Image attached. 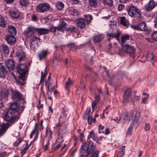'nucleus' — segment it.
I'll use <instances>...</instances> for the list:
<instances>
[{
	"label": "nucleus",
	"mask_w": 157,
	"mask_h": 157,
	"mask_svg": "<svg viewBox=\"0 0 157 157\" xmlns=\"http://www.w3.org/2000/svg\"><path fill=\"white\" fill-rule=\"evenodd\" d=\"M146 56L148 60L151 61L153 59L154 56L152 52H150L146 54Z\"/></svg>",
	"instance_id": "35"
},
{
	"label": "nucleus",
	"mask_w": 157,
	"mask_h": 157,
	"mask_svg": "<svg viewBox=\"0 0 157 157\" xmlns=\"http://www.w3.org/2000/svg\"><path fill=\"white\" fill-rule=\"evenodd\" d=\"M9 32L12 34L15 35L16 34V28L13 25H10L8 27Z\"/></svg>",
	"instance_id": "29"
},
{
	"label": "nucleus",
	"mask_w": 157,
	"mask_h": 157,
	"mask_svg": "<svg viewBox=\"0 0 157 157\" xmlns=\"http://www.w3.org/2000/svg\"><path fill=\"white\" fill-rule=\"evenodd\" d=\"M120 23L124 26L127 27L129 25L128 21L126 20L124 17H122L121 18Z\"/></svg>",
	"instance_id": "30"
},
{
	"label": "nucleus",
	"mask_w": 157,
	"mask_h": 157,
	"mask_svg": "<svg viewBox=\"0 0 157 157\" xmlns=\"http://www.w3.org/2000/svg\"><path fill=\"white\" fill-rule=\"evenodd\" d=\"M48 90L51 93H52L54 90V86L52 85L51 82H48Z\"/></svg>",
	"instance_id": "45"
},
{
	"label": "nucleus",
	"mask_w": 157,
	"mask_h": 157,
	"mask_svg": "<svg viewBox=\"0 0 157 157\" xmlns=\"http://www.w3.org/2000/svg\"><path fill=\"white\" fill-rule=\"evenodd\" d=\"M88 116V124H90L91 123L92 121V117L91 116Z\"/></svg>",
	"instance_id": "56"
},
{
	"label": "nucleus",
	"mask_w": 157,
	"mask_h": 157,
	"mask_svg": "<svg viewBox=\"0 0 157 157\" xmlns=\"http://www.w3.org/2000/svg\"><path fill=\"white\" fill-rule=\"evenodd\" d=\"M130 117H132L133 122L134 123H136L139 119L140 113L135 110H132L130 113Z\"/></svg>",
	"instance_id": "13"
},
{
	"label": "nucleus",
	"mask_w": 157,
	"mask_h": 157,
	"mask_svg": "<svg viewBox=\"0 0 157 157\" xmlns=\"http://www.w3.org/2000/svg\"><path fill=\"white\" fill-rule=\"evenodd\" d=\"M21 63V62H20V64L17 67V72L19 74V80L17 81L20 82L21 84L23 85L25 83L26 72L25 69L26 67V66L24 64H24V63Z\"/></svg>",
	"instance_id": "1"
},
{
	"label": "nucleus",
	"mask_w": 157,
	"mask_h": 157,
	"mask_svg": "<svg viewBox=\"0 0 157 157\" xmlns=\"http://www.w3.org/2000/svg\"><path fill=\"white\" fill-rule=\"evenodd\" d=\"M37 124H35L34 128V129H33V131H32V132H31V133L30 135V138H32L33 137V135L36 132V129L37 127Z\"/></svg>",
	"instance_id": "52"
},
{
	"label": "nucleus",
	"mask_w": 157,
	"mask_h": 157,
	"mask_svg": "<svg viewBox=\"0 0 157 157\" xmlns=\"http://www.w3.org/2000/svg\"><path fill=\"white\" fill-rule=\"evenodd\" d=\"M77 26L80 28H83L85 27L86 23L85 19L83 18H79L76 20Z\"/></svg>",
	"instance_id": "18"
},
{
	"label": "nucleus",
	"mask_w": 157,
	"mask_h": 157,
	"mask_svg": "<svg viewBox=\"0 0 157 157\" xmlns=\"http://www.w3.org/2000/svg\"><path fill=\"white\" fill-rule=\"evenodd\" d=\"M128 15L131 17H139L141 14L139 10L135 6H130L128 10Z\"/></svg>",
	"instance_id": "6"
},
{
	"label": "nucleus",
	"mask_w": 157,
	"mask_h": 157,
	"mask_svg": "<svg viewBox=\"0 0 157 157\" xmlns=\"http://www.w3.org/2000/svg\"><path fill=\"white\" fill-rule=\"evenodd\" d=\"M11 17L13 18H17L19 16V13L17 10L15 8L11 9L9 11Z\"/></svg>",
	"instance_id": "17"
},
{
	"label": "nucleus",
	"mask_w": 157,
	"mask_h": 157,
	"mask_svg": "<svg viewBox=\"0 0 157 157\" xmlns=\"http://www.w3.org/2000/svg\"><path fill=\"white\" fill-rule=\"evenodd\" d=\"M85 148L87 154L86 155H81V157H88V155L94 151L95 146L93 145V143L91 141H89L88 144H86L85 145L82 146L80 149L82 153H86L85 152Z\"/></svg>",
	"instance_id": "2"
},
{
	"label": "nucleus",
	"mask_w": 157,
	"mask_h": 157,
	"mask_svg": "<svg viewBox=\"0 0 157 157\" xmlns=\"http://www.w3.org/2000/svg\"><path fill=\"white\" fill-rule=\"evenodd\" d=\"M67 114L65 112H63L61 114V116L59 119V121L60 122L65 121L67 119L68 116H67Z\"/></svg>",
	"instance_id": "32"
},
{
	"label": "nucleus",
	"mask_w": 157,
	"mask_h": 157,
	"mask_svg": "<svg viewBox=\"0 0 157 157\" xmlns=\"http://www.w3.org/2000/svg\"><path fill=\"white\" fill-rule=\"evenodd\" d=\"M5 65L7 66L8 69L10 71L13 70L15 67L13 61L12 59L8 60L6 62Z\"/></svg>",
	"instance_id": "19"
},
{
	"label": "nucleus",
	"mask_w": 157,
	"mask_h": 157,
	"mask_svg": "<svg viewBox=\"0 0 157 157\" xmlns=\"http://www.w3.org/2000/svg\"><path fill=\"white\" fill-rule=\"evenodd\" d=\"M124 8V6L123 5L120 4L118 6V10H121Z\"/></svg>",
	"instance_id": "61"
},
{
	"label": "nucleus",
	"mask_w": 157,
	"mask_h": 157,
	"mask_svg": "<svg viewBox=\"0 0 157 157\" xmlns=\"http://www.w3.org/2000/svg\"><path fill=\"white\" fill-rule=\"evenodd\" d=\"M35 32L36 28L29 26L24 31V34L26 38H28L32 36Z\"/></svg>",
	"instance_id": "11"
},
{
	"label": "nucleus",
	"mask_w": 157,
	"mask_h": 157,
	"mask_svg": "<svg viewBox=\"0 0 157 157\" xmlns=\"http://www.w3.org/2000/svg\"><path fill=\"white\" fill-rule=\"evenodd\" d=\"M5 40L10 44H13L15 43V39L13 36L11 35H6L5 36Z\"/></svg>",
	"instance_id": "21"
},
{
	"label": "nucleus",
	"mask_w": 157,
	"mask_h": 157,
	"mask_svg": "<svg viewBox=\"0 0 157 157\" xmlns=\"http://www.w3.org/2000/svg\"><path fill=\"white\" fill-rule=\"evenodd\" d=\"M8 71L3 63H0V78H3L5 77Z\"/></svg>",
	"instance_id": "14"
},
{
	"label": "nucleus",
	"mask_w": 157,
	"mask_h": 157,
	"mask_svg": "<svg viewBox=\"0 0 157 157\" xmlns=\"http://www.w3.org/2000/svg\"><path fill=\"white\" fill-rule=\"evenodd\" d=\"M124 48L125 52L131 54H133L135 52V50L133 47L127 44L125 45Z\"/></svg>",
	"instance_id": "20"
},
{
	"label": "nucleus",
	"mask_w": 157,
	"mask_h": 157,
	"mask_svg": "<svg viewBox=\"0 0 157 157\" xmlns=\"http://www.w3.org/2000/svg\"><path fill=\"white\" fill-rule=\"evenodd\" d=\"M66 24L64 22H61L58 25L57 27H54L52 25L51 26L50 30L51 32L54 33L55 34L58 35L59 34V31L64 32L66 26Z\"/></svg>",
	"instance_id": "4"
},
{
	"label": "nucleus",
	"mask_w": 157,
	"mask_h": 157,
	"mask_svg": "<svg viewBox=\"0 0 157 157\" xmlns=\"http://www.w3.org/2000/svg\"><path fill=\"white\" fill-rule=\"evenodd\" d=\"M99 0H89V4L90 6H95L97 5V3Z\"/></svg>",
	"instance_id": "36"
},
{
	"label": "nucleus",
	"mask_w": 157,
	"mask_h": 157,
	"mask_svg": "<svg viewBox=\"0 0 157 157\" xmlns=\"http://www.w3.org/2000/svg\"><path fill=\"white\" fill-rule=\"evenodd\" d=\"M129 39V36L128 35H123L121 37V43H124L126 40H128Z\"/></svg>",
	"instance_id": "39"
},
{
	"label": "nucleus",
	"mask_w": 157,
	"mask_h": 157,
	"mask_svg": "<svg viewBox=\"0 0 157 157\" xmlns=\"http://www.w3.org/2000/svg\"><path fill=\"white\" fill-rule=\"evenodd\" d=\"M85 18V20H86L87 21H90L92 19V17L90 15H87L84 16Z\"/></svg>",
	"instance_id": "51"
},
{
	"label": "nucleus",
	"mask_w": 157,
	"mask_h": 157,
	"mask_svg": "<svg viewBox=\"0 0 157 157\" xmlns=\"http://www.w3.org/2000/svg\"><path fill=\"white\" fill-rule=\"evenodd\" d=\"M49 4L47 3H40L36 6V10L37 12L44 13L48 11L50 9Z\"/></svg>",
	"instance_id": "7"
},
{
	"label": "nucleus",
	"mask_w": 157,
	"mask_h": 157,
	"mask_svg": "<svg viewBox=\"0 0 157 157\" xmlns=\"http://www.w3.org/2000/svg\"><path fill=\"white\" fill-rule=\"evenodd\" d=\"M61 125L59 124H58L56 125V129L57 130V133L59 136L60 135V133H61V130H59V128L61 127Z\"/></svg>",
	"instance_id": "49"
},
{
	"label": "nucleus",
	"mask_w": 157,
	"mask_h": 157,
	"mask_svg": "<svg viewBox=\"0 0 157 157\" xmlns=\"http://www.w3.org/2000/svg\"><path fill=\"white\" fill-rule=\"evenodd\" d=\"M104 3L108 6H111L113 4V0H103Z\"/></svg>",
	"instance_id": "42"
},
{
	"label": "nucleus",
	"mask_w": 157,
	"mask_h": 157,
	"mask_svg": "<svg viewBox=\"0 0 157 157\" xmlns=\"http://www.w3.org/2000/svg\"><path fill=\"white\" fill-rule=\"evenodd\" d=\"M8 94L9 91L6 90L2 91L0 93V96L3 98H7Z\"/></svg>",
	"instance_id": "37"
},
{
	"label": "nucleus",
	"mask_w": 157,
	"mask_h": 157,
	"mask_svg": "<svg viewBox=\"0 0 157 157\" xmlns=\"http://www.w3.org/2000/svg\"><path fill=\"white\" fill-rule=\"evenodd\" d=\"M75 29V27H72L68 28L67 29V30L69 31L72 32Z\"/></svg>",
	"instance_id": "60"
},
{
	"label": "nucleus",
	"mask_w": 157,
	"mask_h": 157,
	"mask_svg": "<svg viewBox=\"0 0 157 157\" xmlns=\"http://www.w3.org/2000/svg\"><path fill=\"white\" fill-rule=\"evenodd\" d=\"M16 56L19 58V62H25V53L22 50H19L17 51Z\"/></svg>",
	"instance_id": "15"
},
{
	"label": "nucleus",
	"mask_w": 157,
	"mask_h": 157,
	"mask_svg": "<svg viewBox=\"0 0 157 157\" xmlns=\"http://www.w3.org/2000/svg\"><path fill=\"white\" fill-rule=\"evenodd\" d=\"M139 30L146 31L148 30V27L144 22L143 21L138 24Z\"/></svg>",
	"instance_id": "23"
},
{
	"label": "nucleus",
	"mask_w": 157,
	"mask_h": 157,
	"mask_svg": "<svg viewBox=\"0 0 157 157\" xmlns=\"http://www.w3.org/2000/svg\"><path fill=\"white\" fill-rule=\"evenodd\" d=\"M5 2L7 3V4H11L13 3L14 0H4Z\"/></svg>",
	"instance_id": "64"
},
{
	"label": "nucleus",
	"mask_w": 157,
	"mask_h": 157,
	"mask_svg": "<svg viewBox=\"0 0 157 157\" xmlns=\"http://www.w3.org/2000/svg\"><path fill=\"white\" fill-rule=\"evenodd\" d=\"M93 40L95 43H98L101 40V36L99 35L95 36H94Z\"/></svg>",
	"instance_id": "46"
},
{
	"label": "nucleus",
	"mask_w": 157,
	"mask_h": 157,
	"mask_svg": "<svg viewBox=\"0 0 157 157\" xmlns=\"http://www.w3.org/2000/svg\"><path fill=\"white\" fill-rule=\"evenodd\" d=\"M97 102V101L96 100H94L92 102V108L93 111H94V108L96 105Z\"/></svg>",
	"instance_id": "57"
},
{
	"label": "nucleus",
	"mask_w": 157,
	"mask_h": 157,
	"mask_svg": "<svg viewBox=\"0 0 157 157\" xmlns=\"http://www.w3.org/2000/svg\"><path fill=\"white\" fill-rule=\"evenodd\" d=\"M56 142L61 143L63 141V137L62 136L59 137L57 139Z\"/></svg>",
	"instance_id": "54"
},
{
	"label": "nucleus",
	"mask_w": 157,
	"mask_h": 157,
	"mask_svg": "<svg viewBox=\"0 0 157 157\" xmlns=\"http://www.w3.org/2000/svg\"><path fill=\"white\" fill-rule=\"evenodd\" d=\"M20 117V115L15 114L11 110H8L5 115V120L13 124Z\"/></svg>",
	"instance_id": "3"
},
{
	"label": "nucleus",
	"mask_w": 157,
	"mask_h": 157,
	"mask_svg": "<svg viewBox=\"0 0 157 157\" xmlns=\"http://www.w3.org/2000/svg\"><path fill=\"white\" fill-rule=\"evenodd\" d=\"M91 108L90 107H88L86 110V114L87 116H89L90 114Z\"/></svg>",
	"instance_id": "55"
},
{
	"label": "nucleus",
	"mask_w": 157,
	"mask_h": 157,
	"mask_svg": "<svg viewBox=\"0 0 157 157\" xmlns=\"http://www.w3.org/2000/svg\"><path fill=\"white\" fill-rule=\"evenodd\" d=\"M99 151H97L94 152L91 155V157H98V155L99 154Z\"/></svg>",
	"instance_id": "59"
},
{
	"label": "nucleus",
	"mask_w": 157,
	"mask_h": 157,
	"mask_svg": "<svg viewBox=\"0 0 157 157\" xmlns=\"http://www.w3.org/2000/svg\"><path fill=\"white\" fill-rule=\"evenodd\" d=\"M61 143L56 142L52 146V148L54 150L58 149L61 146Z\"/></svg>",
	"instance_id": "40"
},
{
	"label": "nucleus",
	"mask_w": 157,
	"mask_h": 157,
	"mask_svg": "<svg viewBox=\"0 0 157 157\" xmlns=\"http://www.w3.org/2000/svg\"><path fill=\"white\" fill-rule=\"evenodd\" d=\"M104 128V126H102L100 125H99L98 131L99 133H104L103 129Z\"/></svg>",
	"instance_id": "53"
},
{
	"label": "nucleus",
	"mask_w": 157,
	"mask_h": 157,
	"mask_svg": "<svg viewBox=\"0 0 157 157\" xmlns=\"http://www.w3.org/2000/svg\"><path fill=\"white\" fill-rule=\"evenodd\" d=\"M114 28H110L109 32H107V36L110 37H113L116 38L119 41H120L119 36L121 34L118 29L114 26Z\"/></svg>",
	"instance_id": "5"
},
{
	"label": "nucleus",
	"mask_w": 157,
	"mask_h": 157,
	"mask_svg": "<svg viewBox=\"0 0 157 157\" xmlns=\"http://www.w3.org/2000/svg\"><path fill=\"white\" fill-rule=\"evenodd\" d=\"M0 26L4 28H6V27L5 20L2 16H0Z\"/></svg>",
	"instance_id": "34"
},
{
	"label": "nucleus",
	"mask_w": 157,
	"mask_h": 157,
	"mask_svg": "<svg viewBox=\"0 0 157 157\" xmlns=\"http://www.w3.org/2000/svg\"><path fill=\"white\" fill-rule=\"evenodd\" d=\"M133 122H132L130 124L129 127H128L127 131V132L126 134H127L131 135L132 132V128L133 126L134 125Z\"/></svg>",
	"instance_id": "44"
},
{
	"label": "nucleus",
	"mask_w": 157,
	"mask_h": 157,
	"mask_svg": "<svg viewBox=\"0 0 157 157\" xmlns=\"http://www.w3.org/2000/svg\"><path fill=\"white\" fill-rule=\"evenodd\" d=\"M48 54V51L43 50L40 52L38 54V56L39 59L41 60L45 58Z\"/></svg>",
	"instance_id": "24"
},
{
	"label": "nucleus",
	"mask_w": 157,
	"mask_h": 157,
	"mask_svg": "<svg viewBox=\"0 0 157 157\" xmlns=\"http://www.w3.org/2000/svg\"><path fill=\"white\" fill-rule=\"evenodd\" d=\"M71 14L74 16H76L78 15V12L76 9H73L70 10Z\"/></svg>",
	"instance_id": "47"
},
{
	"label": "nucleus",
	"mask_w": 157,
	"mask_h": 157,
	"mask_svg": "<svg viewBox=\"0 0 157 157\" xmlns=\"http://www.w3.org/2000/svg\"><path fill=\"white\" fill-rule=\"evenodd\" d=\"M56 6L57 9L60 11L62 10L63 8L64 4L61 2H58L56 3Z\"/></svg>",
	"instance_id": "33"
},
{
	"label": "nucleus",
	"mask_w": 157,
	"mask_h": 157,
	"mask_svg": "<svg viewBox=\"0 0 157 157\" xmlns=\"http://www.w3.org/2000/svg\"><path fill=\"white\" fill-rule=\"evenodd\" d=\"M43 120H40V127L39 128V130H41L43 129L44 128V127H43Z\"/></svg>",
	"instance_id": "63"
},
{
	"label": "nucleus",
	"mask_w": 157,
	"mask_h": 157,
	"mask_svg": "<svg viewBox=\"0 0 157 157\" xmlns=\"http://www.w3.org/2000/svg\"><path fill=\"white\" fill-rule=\"evenodd\" d=\"M8 127V125L7 124L0 125V136H2L5 133Z\"/></svg>",
	"instance_id": "25"
},
{
	"label": "nucleus",
	"mask_w": 157,
	"mask_h": 157,
	"mask_svg": "<svg viewBox=\"0 0 157 157\" xmlns=\"http://www.w3.org/2000/svg\"><path fill=\"white\" fill-rule=\"evenodd\" d=\"M157 6V2L151 0L145 6V10L149 12L153 10Z\"/></svg>",
	"instance_id": "10"
},
{
	"label": "nucleus",
	"mask_w": 157,
	"mask_h": 157,
	"mask_svg": "<svg viewBox=\"0 0 157 157\" xmlns=\"http://www.w3.org/2000/svg\"><path fill=\"white\" fill-rule=\"evenodd\" d=\"M150 125L146 123L145 124V125L144 127V129L145 131H147V130H149L150 129Z\"/></svg>",
	"instance_id": "58"
},
{
	"label": "nucleus",
	"mask_w": 157,
	"mask_h": 157,
	"mask_svg": "<svg viewBox=\"0 0 157 157\" xmlns=\"http://www.w3.org/2000/svg\"><path fill=\"white\" fill-rule=\"evenodd\" d=\"M87 74H85L83 75L81 79L80 84V87L82 89H84L85 87V85L84 83V82L86 80V77L87 76Z\"/></svg>",
	"instance_id": "28"
},
{
	"label": "nucleus",
	"mask_w": 157,
	"mask_h": 157,
	"mask_svg": "<svg viewBox=\"0 0 157 157\" xmlns=\"http://www.w3.org/2000/svg\"><path fill=\"white\" fill-rule=\"evenodd\" d=\"M11 98L13 101H18L22 99L23 96L21 93L17 90L11 89L10 90Z\"/></svg>",
	"instance_id": "8"
},
{
	"label": "nucleus",
	"mask_w": 157,
	"mask_h": 157,
	"mask_svg": "<svg viewBox=\"0 0 157 157\" xmlns=\"http://www.w3.org/2000/svg\"><path fill=\"white\" fill-rule=\"evenodd\" d=\"M31 145V144H30L29 145V146H28L27 144H25L23 145V146L21 147V153L22 155H24L26 153V151L28 150L29 148V147Z\"/></svg>",
	"instance_id": "27"
},
{
	"label": "nucleus",
	"mask_w": 157,
	"mask_h": 157,
	"mask_svg": "<svg viewBox=\"0 0 157 157\" xmlns=\"http://www.w3.org/2000/svg\"><path fill=\"white\" fill-rule=\"evenodd\" d=\"M131 90L130 88H127L124 93V97L122 101L123 103H126L132 101L130 98L131 95Z\"/></svg>",
	"instance_id": "12"
},
{
	"label": "nucleus",
	"mask_w": 157,
	"mask_h": 157,
	"mask_svg": "<svg viewBox=\"0 0 157 157\" xmlns=\"http://www.w3.org/2000/svg\"><path fill=\"white\" fill-rule=\"evenodd\" d=\"M30 2L28 0H20V4L23 6H27L29 5Z\"/></svg>",
	"instance_id": "38"
},
{
	"label": "nucleus",
	"mask_w": 157,
	"mask_h": 157,
	"mask_svg": "<svg viewBox=\"0 0 157 157\" xmlns=\"http://www.w3.org/2000/svg\"><path fill=\"white\" fill-rule=\"evenodd\" d=\"M152 39L155 41H157V31H155L151 35Z\"/></svg>",
	"instance_id": "43"
},
{
	"label": "nucleus",
	"mask_w": 157,
	"mask_h": 157,
	"mask_svg": "<svg viewBox=\"0 0 157 157\" xmlns=\"http://www.w3.org/2000/svg\"><path fill=\"white\" fill-rule=\"evenodd\" d=\"M20 109V108L19 105L16 103H13L11 105L9 109L12 110L16 115H20L19 112Z\"/></svg>",
	"instance_id": "16"
},
{
	"label": "nucleus",
	"mask_w": 157,
	"mask_h": 157,
	"mask_svg": "<svg viewBox=\"0 0 157 157\" xmlns=\"http://www.w3.org/2000/svg\"><path fill=\"white\" fill-rule=\"evenodd\" d=\"M47 74V71L46 68L44 69V72L43 71H41V79L40 81V84L41 82L44 81V78L46 77Z\"/></svg>",
	"instance_id": "31"
},
{
	"label": "nucleus",
	"mask_w": 157,
	"mask_h": 157,
	"mask_svg": "<svg viewBox=\"0 0 157 157\" xmlns=\"http://www.w3.org/2000/svg\"><path fill=\"white\" fill-rule=\"evenodd\" d=\"M72 85V82L70 78H68L67 81L66 82L65 88L66 90L68 89L70 86Z\"/></svg>",
	"instance_id": "41"
},
{
	"label": "nucleus",
	"mask_w": 157,
	"mask_h": 157,
	"mask_svg": "<svg viewBox=\"0 0 157 157\" xmlns=\"http://www.w3.org/2000/svg\"><path fill=\"white\" fill-rule=\"evenodd\" d=\"M49 30L45 28H36V32L40 35H42L48 33L49 32Z\"/></svg>",
	"instance_id": "26"
},
{
	"label": "nucleus",
	"mask_w": 157,
	"mask_h": 157,
	"mask_svg": "<svg viewBox=\"0 0 157 157\" xmlns=\"http://www.w3.org/2000/svg\"><path fill=\"white\" fill-rule=\"evenodd\" d=\"M49 142L48 141V143L43 148L44 150V151H46L47 150L48 148V147L49 145Z\"/></svg>",
	"instance_id": "62"
},
{
	"label": "nucleus",
	"mask_w": 157,
	"mask_h": 157,
	"mask_svg": "<svg viewBox=\"0 0 157 157\" xmlns=\"http://www.w3.org/2000/svg\"><path fill=\"white\" fill-rule=\"evenodd\" d=\"M52 132L50 128H46V133L45 138L48 141L51 140L52 138Z\"/></svg>",
	"instance_id": "22"
},
{
	"label": "nucleus",
	"mask_w": 157,
	"mask_h": 157,
	"mask_svg": "<svg viewBox=\"0 0 157 157\" xmlns=\"http://www.w3.org/2000/svg\"><path fill=\"white\" fill-rule=\"evenodd\" d=\"M40 42V39L37 37H33L30 44L31 49L33 51L37 49L39 46V44Z\"/></svg>",
	"instance_id": "9"
},
{
	"label": "nucleus",
	"mask_w": 157,
	"mask_h": 157,
	"mask_svg": "<svg viewBox=\"0 0 157 157\" xmlns=\"http://www.w3.org/2000/svg\"><path fill=\"white\" fill-rule=\"evenodd\" d=\"M2 50L5 53H9V49L7 45H2Z\"/></svg>",
	"instance_id": "48"
},
{
	"label": "nucleus",
	"mask_w": 157,
	"mask_h": 157,
	"mask_svg": "<svg viewBox=\"0 0 157 157\" xmlns=\"http://www.w3.org/2000/svg\"><path fill=\"white\" fill-rule=\"evenodd\" d=\"M95 135L94 131L93 130H92L89 132L88 135V139H89L90 138H92Z\"/></svg>",
	"instance_id": "50"
}]
</instances>
